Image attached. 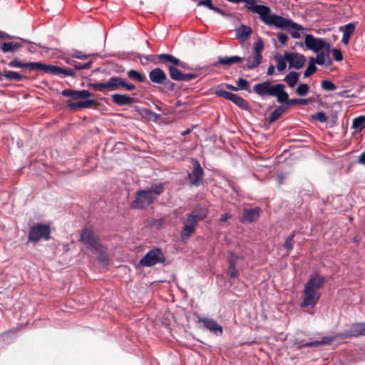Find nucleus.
I'll return each instance as SVG.
<instances>
[{"label": "nucleus", "instance_id": "c9c22d12", "mask_svg": "<svg viewBox=\"0 0 365 365\" xmlns=\"http://www.w3.org/2000/svg\"><path fill=\"white\" fill-rule=\"evenodd\" d=\"M67 63L73 66L76 70L88 69L93 64V61H89L87 63H81L74 60L67 61Z\"/></svg>", "mask_w": 365, "mask_h": 365}, {"label": "nucleus", "instance_id": "37998d69", "mask_svg": "<svg viewBox=\"0 0 365 365\" xmlns=\"http://www.w3.org/2000/svg\"><path fill=\"white\" fill-rule=\"evenodd\" d=\"M296 93L299 96H306L309 91V86L307 83H301L296 88Z\"/></svg>", "mask_w": 365, "mask_h": 365}, {"label": "nucleus", "instance_id": "4d7b16f0", "mask_svg": "<svg viewBox=\"0 0 365 365\" xmlns=\"http://www.w3.org/2000/svg\"><path fill=\"white\" fill-rule=\"evenodd\" d=\"M281 106H278L277 108L282 115L285 111L289 108L287 103H279Z\"/></svg>", "mask_w": 365, "mask_h": 365}, {"label": "nucleus", "instance_id": "09e8293b", "mask_svg": "<svg viewBox=\"0 0 365 365\" xmlns=\"http://www.w3.org/2000/svg\"><path fill=\"white\" fill-rule=\"evenodd\" d=\"M282 114L276 108L274 111H272L268 118L269 123H272L275 122L277 119L281 117Z\"/></svg>", "mask_w": 365, "mask_h": 365}, {"label": "nucleus", "instance_id": "aec40b11", "mask_svg": "<svg viewBox=\"0 0 365 365\" xmlns=\"http://www.w3.org/2000/svg\"><path fill=\"white\" fill-rule=\"evenodd\" d=\"M357 22H351L345 25L344 26H341L339 30L343 31V36L341 39V42L346 45L349 44L351 36L354 34Z\"/></svg>", "mask_w": 365, "mask_h": 365}, {"label": "nucleus", "instance_id": "c85d7f7f", "mask_svg": "<svg viewBox=\"0 0 365 365\" xmlns=\"http://www.w3.org/2000/svg\"><path fill=\"white\" fill-rule=\"evenodd\" d=\"M278 103H286L290 107L299 105V98H289V94L283 89L281 95L279 96Z\"/></svg>", "mask_w": 365, "mask_h": 365}, {"label": "nucleus", "instance_id": "b1692460", "mask_svg": "<svg viewBox=\"0 0 365 365\" xmlns=\"http://www.w3.org/2000/svg\"><path fill=\"white\" fill-rule=\"evenodd\" d=\"M22 46L19 41H4L1 43L0 49L3 53L16 52Z\"/></svg>", "mask_w": 365, "mask_h": 365}, {"label": "nucleus", "instance_id": "6ab92c4d", "mask_svg": "<svg viewBox=\"0 0 365 365\" xmlns=\"http://www.w3.org/2000/svg\"><path fill=\"white\" fill-rule=\"evenodd\" d=\"M341 335L346 337H358L365 335V323L358 322L353 324L350 329Z\"/></svg>", "mask_w": 365, "mask_h": 365}, {"label": "nucleus", "instance_id": "052dcab7", "mask_svg": "<svg viewBox=\"0 0 365 365\" xmlns=\"http://www.w3.org/2000/svg\"><path fill=\"white\" fill-rule=\"evenodd\" d=\"M212 11L220 14L221 16H222L224 17L227 16V14L222 9H221L215 6H213V9H212Z\"/></svg>", "mask_w": 365, "mask_h": 365}, {"label": "nucleus", "instance_id": "9d476101", "mask_svg": "<svg viewBox=\"0 0 365 365\" xmlns=\"http://www.w3.org/2000/svg\"><path fill=\"white\" fill-rule=\"evenodd\" d=\"M304 44L308 49L317 53L323 48L329 52L330 44L322 38H316L312 34H307L304 38Z\"/></svg>", "mask_w": 365, "mask_h": 365}, {"label": "nucleus", "instance_id": "e2e57ef3", "mask_svg": "<svg viewBox=\"0 0 365 365\" xmlns=\"http://www.w3.org/2000/svg\"><path fill=\"white\" fill-rule=\"evenodd\" d=\"M225 87L230 90V91H237L239 90V88L237 86H234L233 85H231V84H225Z\"/></svg>", "mask_w": 365, "mask_h": 365}, {"label": "nucleus", "instance_id": "6e6552de", "mask_svg": "<svg viewBox=\"0 0 365 365\" xmlns=\"http://www.w3.org/2000/svg\"><path fill=\"white\" fill-rule=\"evenodd\" d=\"M155 197L152 195L150 192L146 190H139L136 192L135 200L131 202V207L133 209H142L152 204Z\"/></svg>", "mask_w": 365, "mask_h": 365}, {"label": "nucleus", "instance_id": "4468645a", "mask_svg": "<svg viewBox=\"0 0 365 365\" xmlns=\"http://www.w3.org/2000/svg\"><path fill=\"white\" fill-rule=\"evenodd\" d=\"M158 59L160 63L167 65L168 63H173L178 66V67L183 69H190L187 64L185 62L181 61L178 58L168 53H162L158 56Z\"/></svg>", "mask_w": 365, "mask_h": 365}, {"label": "nucleus", "instance_id": "2eb2a0df", "mask_svg": "<svg viewBox=\"0 0 365 365\" xmlns=\"http://www.w3.org/2000/svg\"><path fill=\"white\" fill-rule=\"evenodd\" d=\"M148 76L152 83L160 85H166L168 77L163 69L155 68L149 72Z\"/></svg>", "mask_w": 365, "mask_h": 365}, {"label": "nucleus", "instance_id": "423d86ee", "mask_svg": "<svg viewBox=\"0 0 365 365\" xmlns=\"http://www.w3.org/2000/svg\"><path fill=\"white\" fill-rule=\"evenodd\" d=\"M166 258L162 250L154 248L149 250L140 260L139 264L143 267H153L158 263H164Z\"/></svg>", "mask_w": 365, "mask_h": 365}, {"label": "nucleus", "instance_id": "864d4df0", "mask_svg": "<svg viewBox=\"0 0 365 365\" xmlns=\"http://www.w3.org/2000/svg\"><path fill=\"white\" fill-rule=\"evenodd\" d=\"M197 77L196 73H183L181 81H190Z\"/></svg>", "mask_w": 365, "mask_h": 365}, {"label": "nucleus", "instance_id": "a211bd4d", "mask_svg": "<svg viewBox=\"0 0 365 365\" xmlns=\"http://www.w3.org/2000/svg\"><path fill=\"white\" fill-rule=\"evenodd\" d=\"M259 214V207L244 208L240 221L252 223L258 219Z\"/></svg>", "mask_w": 365, "mask_h": 365}, {"label": "nucleus", "instance_id": "338daca9", "mask_svg": "<svg viewBox=\"0 0 365 365\" xmlns=\"http://www.w3.org/2000/svg\"><path fill=\"white\" fill-rule=\"evenodd\" d=\"M158 56H154V55H149L148 56L145 57V58L148 60V61H154V58H158Z\"/></svg>", "mask_w": 365, "mask_h": 365}, {"label": "nucleus", "instance_id": "4be33fe9", "mask_svg": "<svg viewBox=\"0 0 365 365\" xmlns=\"http://www.w3.org/2000/svg\"><path fill=\"white\" fill-rule=\"evenodd\" d=\"M112 101L120 106L130 105L134 102V99L125 94L115 93L111 96Z\"/></svg>", "mask_w": 365, "mask_h": 365}, {"label": "nucleus", "instance_id": "412c9836", "mask_svg": "<svg viewBox=\"0 0 365 365\" xmlns=\"http://www.w3.org/2000/svg\"><path fill=\"white\" fill-rule=\"evenodd\" d=\"M96 105H98V102L96 100L87 99L83 101L70 102L68 103V107L70 110L76 111L82 108H91Z\"/></svg>", "mask_w": 365, "mask_h": 365}, {"label": "nucleus", "instance_id": "3c124183", "mask_svg": "<svg viewBox=\"0 0 365 365\" xmlns=\"http://www.w3.org/2000/svg\"><path fill=\"white\" fill-rule=\"evenodd\" d=\"M332 55L336 61H341L343 60V54L341 50L334 48L331 51Z\"/></svg>", "mask_w": 365, "mask_h": 365}, {"label": "nucleus", "instance_id": "f704fd0d", "mask_svg": "<svg viewBox=\"0 0 365 365\" xmlns=\"http://www.w3.org/2000/svg\"><path fill=\"white\" fill-rule=\"evenodd\" d=\"M334 339V337H325L321 341H312L301 345V346L313 347L320 346L322 344H330Z\"/></svg>", "mask_w": 365, "mask_h": 365}, {"label": "nucleus", "instance_id": "f8f14e48", "mask_svg": "<svg viewBox=\"0 0 365 365\" xmlns=\"http://www.w3.org/2000/svg\"><path fill=\"white\" fill-rule=\"evenodd\" d=\"M284 58L289 62L290 68L296 69L302 68L306 62L305 56L298 53L285 52Z\"/></svg>", "mask_w": 365, "mask_h": 365}, {"label": "nucleus", "instance_id": "f03ea898", "mask_svg": "<svg viewBox=\"0 0 365 365\" xmlns=\"http://www.w3.org/2000/svg\"><path fill=\"white\" fill-rule=\"evenodd\" d=\"M207 211L202 207H196L192 211L187 213L182 221L183 226L180 232V240L186 242L195 232L197 225L207 217Z\"/></svg>", "mask_w": 365, "mask_h": 365}, {"label": "nucleus", "instance_id": "f3484780", "mask_svg": "<svg viewBox=\"0 0 365 365\" xmlns=\"http://www.w3.org/2000/svg\"><path fill=\"white\" fill-rule=\"evenodd\" d=\"M200 321L203 324L204 327L208 329L210 332L217 336L222 334V327L215 320L210 318L200 319Z\"/></svg>", "mask_w": 365, "mask_h": 365}, {"label": "nucleus", "instance_id": "0eeeda50", "mask_svg": "<svg viewBox=\"0 0 365 365\" xmlns=\"http://www.w3.org/2000/svg\"><path fill=\"white\" fill-rule=\"evenodd\" d=\"M51 228L46 224H36L32 226L29 232V240L31 242H38L41 239L48 240L50 238Z\"/></svg>", "mask_w": 365, "mask_h": 365}, {"label": "nucleus", "instance_id": "de8ad7c7", "mask_svg": "<svg viewBox=\"0 0 365 365\" xmlns=\"http://www.w3.org/2000/svg\"><path fill=\"white\" fill-rule=\"evenodd\" d=\"M0 39H9V40L18 39L21 41L27 42V41L24 38H19L17 36H11L2 31H0Z\"/></svg>", "mask_w": 365, "mask_h": 365}, {"label": "nucleus", "instance_id": "473e14b6", "mask_svg": "<svg viewBox=\"0 0 365 365\" xmlns=\"http://www.w3.org/2000/svg\"><path fill=\"white\" fill-rule=\"evenodd\" d=\"M1 75L8 80H14L16 81H20L25 78L24 76L19 74L18 72L13 71H4Z\"/></svg>", "mask_w": 365, "mask_h": 365}, {"label": "nucleus", "instance_id": "9b49d317", "mask_svg": "<svg viewBox=\"0 0 365 365\" xmlns=\"http://www.w3.org/2000/svg\"><path fill=\"white\" fill-rule=\"evenodd\" d=\"M215 94L219 97H222L227 100L231 101L242 109L247 110L249 108L248 102L242 97L235 93L220 89L215 91Z\"/></svg>", "mask_w": 365, "mask_h": 365}, {"label": "nucleus", "instance_id": "603ef678", "mask_svg": "<svg viewBox=\"0 0 365 365\" xmlns=\"http://www.w3.org/2000/svg\"><path fill=\"white\" fill-rule=\"evenodd\" d=\"M197 6H204L212 10L213 9V4L212 0H200L198 1Z\"/></svg>", "mask_w": 365, "mask_h": 365}, {"label": "nucleus", "instance_id": "c03bdc74", "mask_svg": "<svg viewBox=\"0 0 365 365\" xmlns=\"http://www.w3.org/2000/svg\"><path fill=\"white\" fill-rule=\"evenodd\" d=\"M321 86L323 90L327 91H335L336 88V86H335V84L329 80L322 81Z\"/></svg>", "mask_w": 365, "mask_h": 365}, {"label": "nucleus", "instance_id": "0e129e2a", "mask_svg": "<svg viewBox=\"0 0 365 365\" xmlns=\"http://www.w3.org/2000/svg\"><path fill=\"white\" fill-rule=\"evenodd\" d=\"M309 101L306 98H299V105H307Z\"/></svg>", "mask_w": 365, "mask_h": 365}, {"label": "nucleus", "instance_id": "e433bc0d", "mask_svg": "<svg viewBox=\"0 0 365 365\" xmlns=\"http://www.w3.org/2000/svg\"><path fill=\"white\" fill-rule=\"evenodd\" d=\"M165 183H153L150 185V188L147 189L148 191L150 192L152 195H160L165 190Z\"/></svg>", "mask_w": 365, "mask_h": 365}, {"label": "nucleus", "instance_id": "8fccbe9b", "mask_svg": "<svg viewBox=\"0 0 365 365\" xmlns=\"http://www.w3.org/2000/svg\"><path fill=\"white\" fill-rule=\"evenodd\" d=\"M313 118L317 120L321 123H324L327 120V117L326 114L322 111L318 112L317 113L314 115Z\"/></svg>", "mask_w": 365, "mask_h": 365}, {"label": "nucleus", "instance_id": "c756f323", "mask_svg": "<svg viewBox=\"0 0 365 365\" xmlns=\"http://www.w3.org/2000/svg\"><path fill=\"white\" fill-rule=\"evenodd\" d=\"M299 74L295 71H291L285 76L284 81L290 88H294L299 80Z\"/></svg>", "mask_w": 365, "mask_h": 365}, {"label": "nucleus", "instance_id": "58836bf2", "mask_svg": "<svg viewBox=\"0 0 365 365\" xmlns=\"http://www.w3.org/2000/svg\"><path fill=\"white\" fill-rule=\"evenodd\" d=\"M275 60L277 61V68L279 71H283L287 66L286 59L284 56L282 57L280 54L277 53L274 56Z\"/></svg>", "mask_w": 365, "mask_h": 365}, {"label": "nucleus", "instance_id": "bf43d9fd", "mask_svg": "<svg viewBox=\"0 0 365 365\" xmlns=\"http://www.w3.org/2000/svg\"><path fill=\"white\" fill-rule=\"evenodd\" d=\"M232 217V215L230 213H226L222 215H221V217L220 219V221L221 223L225 222L227 220L231 219Z\"/></svg>", "mask_w": 365, "mask_h": 365}, {"label": "nucleus", "instance_id": "7ed1b4c3", "mask_svg": "<svg viewBox=\"0 0 365 365\" xmlns=\"http://www.w3.org/2000/svg\"><path fill=\"white\" fill-rule=\"evenodd\" d=\"M88 86L94 91L101 92L104 91H113L120 89L130 91L136 88L134 84L128 83L125 79L118 76H112L105 82L89 83Z\"/></svg>", "mask_w": 365, "mask_h": 365}, {"label": "nucleus", "instance_id": "bb28decb", "mask_svg": "<svg viewBox=\"0 0 365 365\" xmlns=\"http://www.w3.org/2000/svg\"><path fill=\"white\" fill-rule=\"evenodd\" d=\"M168 69L170 77L176 81H181L182 73L178 68V66L173 63L165 65Z\"/></svg>", "mask_w": 365, "mask_h": 365}, {"label": "nucleus", "instance_id": "69168bd1", "mask_svg": "<svg viewBox=\"0 0 365 365\" xmlns=\"http://www.w3.org/2000/svg\"><path fill=\"white\" fill-rule=\"evenodd\" d=\"M165 86H168V88L170 89V90H173V88H174V86H175V83L170 82L168 79V81H166V85Z\"/></svg>", "mask_w": 365, "mask_h": 365}, {"label": "nucleus", "instance_id": "49530a36", "mask_svg": "<svg viewBox=\"0 0 365 365\" xmlns=\"http://www.w3.org/2000/svg\"><path fill=\"white\" fill-rule=\"evenodd\" d=\"M227 272L231 278H235L237 277V270L236 269L235 263L233 261L230 262V265L227 269Z\"/></svg>", "mask_w": 365, "mask_h": 365}, {"label": "nucleus", "instance_id": "2f4dec72", "mask_svg": "<svg viewBox=\"0 0 365 365\" xmlns=\"http://www.w3.org/2000/svg\"><path fill=\"white\" fill-rule=\"evenodd\" d=\"M127 75L129 78L136 81L140 83H145L146 81V77L144 74L138 72L135 70H130L128 71Z\"/></svg>", "mask_w": 365, "mask_h": 365}, {"label": "nucleus", "instance_id": "79ce46f5", "mask_svg": "<svg viewBox=\"0 0 365 365\" xmlns=\"http://www.w3.org/2000/svg\"><path fill=\"white\" fill-rule=\"evenodd\" d=\"M61 94L65 97H70L74 100L80 99L79 91L73 89H65L62 91Z\"/></svg>", "mask_w": 365, "mask_h": 365}, {"label": "nucleus", "instance_id": "dca6fc26", "mask_svg": "<svg viewBox=\"0 0 365 365\" xmlns=\"http://www.w3.org/2000/svg\"><path fill=\"white\" fill-rule=\"evenodd\" d=\"M8 65L13 68H25L31 71H41L42 68V63L41 62L23 63L17 58L9 62Z\"/></svg>", "mask_w": 365, "mask_h": 365}, {"label": "nucleus", "instance_id": "1a4fd4ad", "mask_svg": "<svg viewBox=\"0 0 365 365\" xmlns=\"http://www.w3.org/2000/svg\"><path fill=\"white\" fill-rule=\"evenodd\" d=\"M192 171L187 173V178L190 186L199 187L203 182L204 170L199 161L195 158L192 159Z\"/></svg>", "mask_w": 365, "mask_h": 365}, {"label": "nucleus", "instance_id": "a19ab883", "mask_svg": "<svg viewBox=\"0 0 365 365\" xmlns=\"http://www.w3.org/2000/svg\"><path fill=\"white\" fill-rule=\"evenodd\" d=\"M315 65L316 63L312 59H309V62L307 67V69L304 72V76L305 78L309 77L317 71V68Z\"/></svg>", "mask_w": 365, "mask_h": 365}, {"label": "nucleus", "instance_id": "cd10ccee", "mask_svg": "<svg viewBox=\"0 0 365 365\" xmlns=\"http://www.w3.org/2000/svg\"><path fill=\"white\" fill-rule=\"evenodd\" d=\"M329 52H327L326 50V53L322 51L318 53L316 58L312 57V59L316 64L318 65H324L327 63V65H330L331 63V60L329 55Z\"/></svg>", "mask_w": 365, "mask_h": 365}, {"label": "nucleus", "instance_id": "4c0bfd02", "mask_svg": "<svg viewBox=\"0 0 365 365\" xmlns=\"http://www.w3.org/2000/svg\"><path fill=\"white\" fill-rule=\"evenodd\" d=\"M295 233L292 232L289 237H287L285 242L283 245L284 249L287 250V255H289V251L293 249L294 242Z\"/></svg>", "mask_w": 365, "mask_h": 365}, {"label": "nucleus", "instance_id": "5fc2aeb1", "mask_svg": "<svg viewBox=\"0 0 365 365\" xmlns=\"http://www.w3.org/2000/svg\"><path fill=\"white\" fill-rule=\"evenodd\" d=\"M93 94L88 90H81L79 91V98L80 99L87 98L88 97L92 96Z\"/></svg>", "mask_w": 365, "mask_h": 365}, {"label": "nucleus", "instance_id": "680f3d73", "mask_svg": "<svg viewBox=\"0 0 365 365\" xmlns=\"http://www.w3.org/2000/svg\"><path fill=\"white\" fill-rule=\"evenodd\" d=\"M274 70H275L274 66L273 65H270L267 69V75H269V76L273 75L274 73Z\"/></svg>", "mask_w": 365, "mask_h": 365}, {"label": "nucleus", "instance_id": "7c9ffc66", "mask_svg": "<svg viewBox=\"0 0 365 365\" xmlns=\"http://www.w3.org/2000/svg\"><path fill=\"white\" fill-rule=\"evenodd\" d=\"M365 128V115L355 118L352 122V128L356 132H361Z\"/></svg>", "mask_w": 365, "mask_h": 365}, {"label": "nucleus", "instance_id": "a878e982", "mask_svg": "<svg viewBox=\"0 0 365 365\" xmlns=\"http://www.w3.org/2000/svg\"><path fill=\"white\" fill-rule=\"evenodd\" d=\"M262 60V56H257L252 53L247 59V63L243 66L245 69H253L259 66Z\"/></svg>", "mask_w": 365, "mask_h": 365}, {"label": "nucleus", "instance_id": "20e7f679", "mask_svg": "<svg viewBox=\"0 0 365 365\" xmlns=\"http://www.w3.org/2000/svg\"><path fill=\"white\" fill-rule=\"evenodd\" d=\"M80 241L93 253L103 257V254L104 252L103 246L101 243L98 237L91 229L84 228L81 231Z\"/></svg>", "mask_w": 365, "mask_h": 365}, {"label": "nucleus", "instance_id": "f257e3e1", "mask_svg": "<svg viewBox=\"0 0 365 365\" xmlns=\"http://www.w3.org/2000/svg\"><path fill=\"white\" fill-rule=\"evenodd\" d=\"M326 282L327 279L318 274H312L310 277L309 279L304 285V297L302 303V307H314L317 304L321 297L319 289Z\"/></svg>", "mask_w": 365, "mask_h": 365}, {"label": "nucleus", "instance_id": "393cba45", "mask_svg": "<svg viewBox=\"0 0 365 365\" xmlns=\"http://www.w3.org/2000/svg\"><path fill=\"white\" fill-rule=\"evenodd\" d=\"M243 61V58L235 56L231 57H220L218 61L212 64L213 66H217L220 64L230 66L234 63H241Z\"/></svg>", "mask_w": 365, "mask_h": 365}, {"label": "nucleus", "instance_id": "13d9d810", "mask_svg": "<svg viewBox=\"0 0 365 365\" xmlns=\"http://www.w3.org/2000/svg\"><path fill=\"white\" fill-rule=\"evenodd\" d=\"M90 55H83L80 51H76L75 53L73 54V57L80 59H86L88 58Z\"/></svg>", "mask_w": 365, "mask_h": 365}, {"label": "nucleus", "instance_id": "72a5a7b5", "mask_svg": "<svg viewBox=\"0 0 365 365\" xmlns=\"http://www.w3.org/2000/svg\"><path fill=\"white\" fill-rule=\"evenodd\" d=\"M285 19L288 21H290L291 24H287L284 27H279V29H287V27H290L293 29H295L296 30L295 31L292 32V34H291L292 36L294 38H300V34L299 33V31L302 29V26H300L299 24H298L297 23L293 22L292 20L287 19Z\"/></svg>", "mask_w": 365, "mask_h": 365}, {"label": "nucleus", "instance_id": "a18cd8bd", "mask_svg": "<svg viewBox=\"0 0 365 365\" xmlns=\"http://www.w3.org/2000/svg\"><path fill=\"white\" fill-rule=\"evenodd\" d=\"M237 87L239 88V90L249 91V92H250V91L249 90L250 83L246 79H244L242 78H239L238 81H237Z\"/></svg>", "mask_w": 365, "mask_h": 365}, {"label": "nucleus", "instance_id": "6e6d98bb", "mask_svg": "<svg viewBox=\"0 0 365 365\" xmlns=\"http://www.w3.org/2000/svg\"><path fill=\"white\" fill-rule=\"evenodd\" d=\"M289 37L287 34L281 33L278 35V40L282 45H286Z\"/></svg>", "mask_w": 365, "mask_h": 365}, {"label": "nucleus", "instance_id": "ddd939ff", "mask_svg": "<svg viewBox=\"0 0 365 365\" xmlns=\"http://www.w3.org/2000/svg\"><path fill=\"white\" fill-rule=\"evenodd\" d=\"M43 71L46 73H51L52 75H63L64 76H75V72L72 68H63L57 66L47 65L42 63Z\"/></svg>", "mask_w": 365, "mask_h": 365}, {"label": "nucleus", "instance_id": "39448f33", "mask_svg": "<svg viewBox=\"0 0 365 365\" xmlns=\"http://www.w3.org/2000/svg\"><path fill=\"white\" fill-rule=\"evenodd\" d=\"M283 89H285V86L284 84L277 83L275 85H272L270 81H266L263 83H257L253 87L254 92L259 96H274L277 97V101L279 96L281 95Z\"/></svg>", "mask_w": 365, "mask_h": 365}, {"label": "nucleus", "instance_id": "5701e85b", "mask_svg": "<svg viewBox=\"0 0 365 365\" xmlns=\"http://www.w3.org/2000/svg\"><path fill=\"white\" fill-rule=\"evenodd\" d=\"M235 33L236 38L244 43L252 34V29L251 27L242 24L235 30Z\"/></svg>", "mask_w": 365, "mask_h": 365}, {"label": "nucleus", "instance_id": "774afa93", "mask_svg": "<svg viewBox=\"0 0 365 365\" xmlns=\"http://www.w3.org/2000/svg\"><path fill=\"white\" fill-rule=\"evenodd\" d=\"M191 130H192L190 128H187L186 130L182 132L181 135H183V136L186 135L190 133Z\"/></svg>", "mask_w": 365, "mask_h": 365}, {"label": "nucleus", "instance_id": "ea45409f", "mask_svg": "<svg viewBox=\"0 0 365 365\" xmlns=\"http://www.w3.org/2000/svg\"><path fill=\"white\" fill-rule=\"evenodd\" d=\"M264 41L263 40L259 38L255 43H254V46H253V53L257 55V56H262V52L263 51V48H264Z\"/></svg>", "mask_w": 365, "mask_h": 365}]
</instances>
